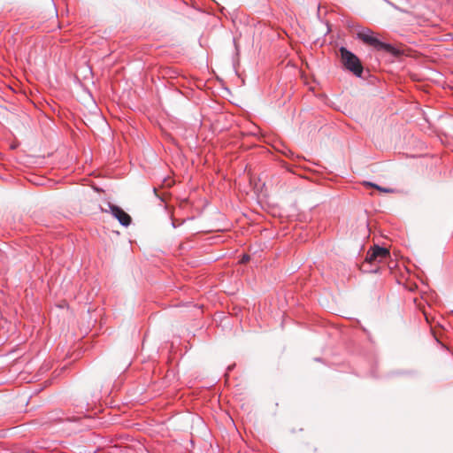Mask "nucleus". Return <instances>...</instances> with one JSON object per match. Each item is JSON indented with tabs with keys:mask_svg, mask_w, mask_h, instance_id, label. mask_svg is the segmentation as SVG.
Masks as SVG:
<instances>
[{
	"mask_svg": "<svg viewBox=\"0 0 453 453\" xmlns=\"http://www.w3.org/2000/svg\"><path fill=\"white\" fill-rule=\"evenodd\" d=\"M389 257L390 253L387 248L375 245L367 251L365 261L373 265L386 263Z\"/></svg>",
	"mask_w": 453,
	"mask_h": 453,
	"instance_id": "nucleus-3",
	"label": "nucleus"
},
{
	"mask_svg": "<svg viewBox=\"0 0 453 453\" xmlns=\"http://www.w3.org/2000/svg\"><path fill=\"white\" fill-rule=\"evenodd\" d=\"M340 52L344 66L357 76H361L363 66L358 58L343 47L340 49Z\"/></svg>",
	"mask_w": 453,
	"mask_h": 453,
	"instance_id": "nucleus-2",
	"label": "nucleus"
},
{
	"mask_svg": "<svg viewBox=\"0 0 453 453\" xmlns=\"http://www.w3.org/2000/svg\"><path fill=\"white\" fill-rule=\"evenodd\" d=\"M109 209L112 216L118 219L119 224L123 226H128L131 224V217L124 211L120 207L115 204L109 203Z\"/></svg>",
	"mask_w": 453,
	"mask_h": 453,
	"instance_id": "nucleus-4",
	"label": "nucleus"
},
{
	"mask_svg": "<svg viewBox=\"0 0 453 453\" xmlns=\"http://www.w3.org/2000/svg\"><path fill=\"white\" fill-rule=\"evenodd\" d=\"M250 260V256L249 255H243L242 259H241V262L242 263H246Z\"/></svg>",
	"mask_w": 453,
	"mask_h": 453,
	"instance_id": "nucleus-6",
	"label": "nucleus"
},
{
	"mask_svg": "<svg viewBox=\"0 0 453 453\" xmlns=\"http://www.w3.org/2000/svg\"><path fill=\"white\" fill-rule=\"evenodd\" d=\"M363 185L365 187H369V188H376L377 190L382 192V193H386V194H390V193H393L394 192V189L393 188H383V187H380L375 183H372V182H370V181H364Z\"/></svg>",
	"mask_w": 453,
	"mask_h": 453,
	"instance_id": "nucleus-5",
	"label": "nucleus"
},
{
	"mask_svg": "<svg viewBox=\"0 0 453 453\" xmlns=\"http://www.w3.org/2000/svg\"><path fill=\"white\" fill-rule=\"evenodd\" d=\"M357 36L365 44L372 46L377 50H383L392 55L398 54V50L393 45L380 41L371 30L362 31L358 33Z\"/></svg>",
	"mask_w": 453,
	"mask_h": 453,
	"instance_id": "nucleus-1",
	"label": "nucleus"
}]
</instances>
